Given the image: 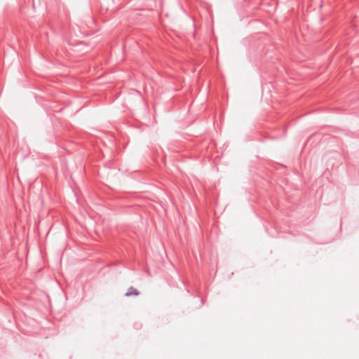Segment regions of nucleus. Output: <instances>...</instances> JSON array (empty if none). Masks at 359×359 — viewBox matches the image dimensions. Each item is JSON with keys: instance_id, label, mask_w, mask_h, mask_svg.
Instances as JSON below:
<instances>
[{"instance_id": "nucleus-1", "label": "nucleus", "mask_w": 359, "mask_h": 359, "mask_svg": "<svg viewBox=\"0 0 359 359\" xmlns=\"http://www.w3.org/2000/svg\"><path fill=\"white\" fill-rule=\"evenodd\" d=\"M130 294H134V295H137L138 294V292L135 290V289H133L131 288L130 289V291L128 292L126 295H130Z\"/></svg>"}]
</instances>
